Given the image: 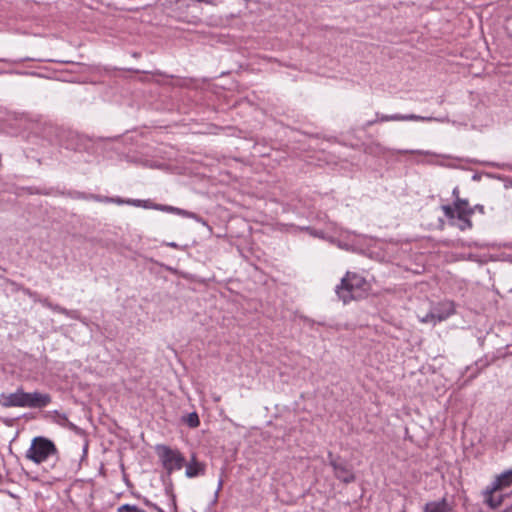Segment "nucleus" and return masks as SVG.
<instances>
[{"label":"nucleus","mask_w":512,"mask_h":512,"mask_svg":"<svg viewBox=\"0 0 512 512\" xmlns=\"http://www.w3.org/2000/svg\"><path fill=\"white\" fill-rule=\"evenodd\" d=\"M452 197L454 198V200H458V199H461L460 197V190L458 187H455L453 190H452Z\"/></svg>","instance_id":"25"},{"label":"nucleus","mask_w":512,"mask_h":512,"mask_svg":"<svg viewBox=\"0 0 512 512\" xmlns=\"http://www.w3.org/2000/svg\"><path fill=\"white\" fill-rule=\"evenodd\" d=\"M155 452L169 477L174 471L181 470L186 463L183 454L178 449H173L168 445H156Z\"/></svg>","instance_id":"3"},{"label":"nucleus","mask_w":512,"mask_h":512,"mask_svg":"<svg viewBox=\"0 0 512 512\" xmlns=\"http://www.w3.org/2000/svg\"><path fill=\"white\" fill-rule=\"evenodd\" d=\"M328 463L333 469V474L339 481L350 484L355 482L356 476L353 472L352 465L340 456H335L332 452H328Z\"/></svg>","instance_id":"4"},{"label":"nucleus","mask_w":512,"mask_h":512,"mask_svg":"<svg viewBox=\"0 0 512 512\" xmlns=\"http://www.w3.org/2000/svg\"><path fill=\"white\" fill-rule=\"evenodd\" d=\"M403 152H404V153H414V151H413V150H410V151H409V150H405V151H403Z\"/></svg>","instance_id":"34"},{"label":"nucleus","mask_w":512,"mask_h":512,"mask_svg":"<svg viewBox=\"0 0 512 512\" xmlns=\"http://www.w3.org/2000/svg\"><path fill=\"white\" fill-rule=\"evenodd\" d=\"M454 313V307L452 303H442L437 307L431 309L429 313H427L421 321L424 323H433L436 324L438 322H442L450 317Z\"/></svg>","instance_id":"8"},{"label":"nucleus","mask_w":512,"mask_h":512,"mask_svg":"<svg viewBox=\"0 0 512 512\" xmlns=\"http://www.w3.org/2000/svg\"><path fill=\"white\" fill-rule=\"evenodd\" d=\"M2 478H3V477H2V475L0 474V484L2 483Z\"/></svg>","instance_id":"36"},{"label":"nucleus","mask_w":512,"mask_h":512,"mask_svg":"<svg viewBox=\"0 0 512 512\" xmlns=\"http://www.w3.org/2000/svg\"><path fill=\"white\" fill-rule=\"evenodd\" d=\"M176 2H179L180 0H175Z\"/></svg>","instance_id":"37"},{"label":"nucleus","mask_w":512,"mask_h":512,"mask_svg":"<svg viewBox=\"0 0 512 512\" xmlns=\"http://www.w3.org/2000/svg\"><path fill=\"white\" fill-rule=\"evenodd\" d=\"M130 205L142 207L145 209H155L163 212L174 213L184 217L194 218L198 221L201 220L199 216L193 212H189L187 210L173 207L170 205L156 204L153 203L151 200L130 199Z\"/></svg>","instance_id":"6"},{"label":"nucleus","mask_w":512,"mask_h":512,"mask_svg":"<svg viewBox=\"0 0 512 512\" xmlns=\"http://www.w3.org/2000/svg\"><path fill=\"white\" fill-rule=\"evenodd\" d=\"M441 209L448 220H451L454 223L456 219V214L461 213V211L466 212V214H474V208H472L467 199H458L454 200L453 205H442Z\"/></svg>","instance_id":"9"},{"label":"nucleus","mask_w":512,"mask_h":512,"mask_svg":"<svg viewBox=\"0 0 512 512\" xmlns=\"http://www.w3.org/2000/svg\"><path fill=\"white\" fill-rule=\"evenodd\" d=\"M422 512H456L454 506L448 502L447 498L443 497L438 500L427 502Z\"/></svg>","instance_id":"13"},{"label":"nucleus","mask_w":512,"mask_h":512,"mask_svg":"<svg viewBox=\"0 0 512 512\" xmlns=\"http://www.w3.org/2000/svg\"><path fill=\"white\" fill-rule=\"evenodd\" d=\"M304 229L307 230V231H310L311 234H313L315 236H318V233L312 232V230L309 227H305Z\"/></svg>","instance_id":"32"},{"label":"nucleus","mask_w":512,"mask_h":512,"mask_svg":"<svg viewBox=\"0 0 512 512\" xmlns=\"http://www.w3.org/2000/svg\"><path fill=\"white\" fill-rule=\"evenodd\" d=\"M184 466L186 467L185 475L188 478L198 477L205 473V464L198 462L195 456L192 457L189 463H185Z\"/></svg>","instance_id":"14"},{"label":"nucleus","mask_w":512,"mask_h":512,"mask_svg":"<svg viewBox=\"0 0 512 512\" xmlns=\"http://www.w3.org/2000/svg\"><path fill=\"white\" fill-rule=\"evenodd\" d=\"M130 512H146L136 506L130 505Z\"/></svg>","instance_id":"29"},{"label":"nucleus","mask_w":512,"mask_h":512,"mask_svg":"<svg viewBox=\"0 0 512 512\" xmlns=\"http://www.w3.org/2000/svg\"><path fill=\"white\" fill-rule=\"evenodd\" d=\"M376 123H379L378 122V118L375 117V119H372V120H369L367 121L363 126H362V129L363 130H366L367 128L371 127L372 125L376 124Z\"/></svg>","instance_id":"23"},{"label":"nucleus","mask_w":512,"mask_h":512,"mask_svg":"<svg viewBox=\"0 0 512 512\" xmlns=\"http://www.w3.org/2000/svg\"><path fill=\"white\" fill-rule=\"evenodd\" d=\"M90 198L93 201H97V202L111 203V197H107V196H101V195H97V194H90Z\"/></svg>","instance_id":"20"},{"label":"nucleus","mask_w":512,"mask_h":512,"mask_svg":"<svg viewBox=\"0 0 512 512\" xmlns=\"http://www.w3.org/2000/svg\"><path fill=\"white\" fill-rule=\"evenodd\" d=\"M473 214H466V212L461 211V213L456 214V219L454 220V223L449 220L450 225L456 226L461 231H465L467 229L472 228V221L470 220V217Z\"/></svg>","instance_id":"15"},{"label":"nucleus","mask_w":512,"mask_h":512,"mask_svg":"<svg viewBox=\"0 0 512 512\" xmlns=\"http://www.w3.org/2000/svg\"><path fill=\"white\" fill-rule=\"evenodd\" d=\"M112 140H113L112 138H107V139L99 138L96 141H93V145H100L101 143L110 142Z\"/></svg>","instance_id":"26"},{"label":"nucleus","mask_w":512,"mask_h":512,"mask_svg":"<svg viewBox=\"0 0 512 512\" xmlns=\"http://www.w3.org/2000/svg\"><path fill=\"white\" fill-rule=\"evenodd\" d=\"M184 422L191 428H196L200 425L199 416L196 412H191L185 416Z\"/></svg>","instance_id":"18"},{"label":"nucleus","mask_w":512,"mask_h":512,"mask_svg":"<svg viewBox=\"0 0 512 512\" xmlns=\"http://www.w3.org/2000/svg\"><path fill=\"white\" fill-rule=\"evenodd\" d=\"M473 208H474V212L478 211V212L484 214V206L483 205L477 204Z\"/></svg>","instance_id":"27"},{"label":"nucleus","mask_w":512,"mask_h":512,"mask_svg":"<svg viewBox=\"0 0 512 512\" xmlns=\"http://www.w3.org/2000/svg\"><path fill=\"white\" fill-rule=\"evenodd\" d=\"M53 421L55 423H57L58 425L62 426V427H66L70 430H73V431H76L78 430V427L73 424L72 422L69 421L68 417L66 416V414L64 413H61L57 410L53 411Z\"/></svg>","instance_id":"17"},{"label":"nucleus","mask_w":512,"mask_h":512,"mask_svg":"<svg viewBox=\"0 0 512 512\" xmlns=\"http://www.w3.org/2000/svg\"><path fill=\"white\" fill-rule=\"evenodd\" d=\"M378 118V122H388V121H432L435 120L433 117H423L416 114H408V115H402V114H392V115H385L380 114L379 112L375 115Z\"/></svg>","instance_id":"12"},{"label":"nucleus","mask_w":512,"mask_h":512,"mask_svg":"<svg viewBox=\"0 0 512 512\" xmlns=\"http://www.w3.org/2000/svg\"><path fill=\"white\" fill-rule=\"evenodd\" d=\"M366 280L357 273L347 272L336 286L335 292L344 304L356 299L360 292L364 290Z\"/></svg>","instance_id":"1"},{"label":"nucleus","mask_w":512,"mask_h":512,"mask_svg":"<svg viewBox=\"0 0 512 512\" xmlns=\"http://www.w3.org/2000/svg\"><path fill=\"white\" fill-rule=\"evenodd\" d=\"M129 72H130V74H132V73H139V72H141V70H139V69H132V68H130V69H129ZM142 72H146V71H145V70H142ZM131 78H132V75H130V79H131Z\"/></svg>","instance_id":"31"},{"label":"nucleus","mask_w":512,"mask_h":512,"mask_svg":"<svg viewBox=\"0 0 512 512\" xmlns=\"http://www.w3.org/2000/svg\"><path fill=\"white\" fill-rule=\"evenodd\" d=\"M133 56H134V57H138V56H139V54H138V53H133Z\"/></svg>","instance_id":"35"},{"label":"nucleus","mask_w":512,"mask_h":512,"mask_svg":"<svg viewBox=\"0 0 512 512\" xmlns=\"http://www.w3.org/2000/svg\"><path fill=\"white\" fill-rule=\"evenodd\" d=\"M24 292L34 302H39L44 307H46V308H48V309H50V310H52L54 312L63 314L65 316L73 318V319H76L78 317L77 311H75V310H68V309H66V308H64V307H62V306H60L58 304H54L48 298L41 297L37 292L31 291L30 289H26Z\"/></svg>","instance_id":"7"},{"label":"nucleus","mask_w":512,"mask_h":512,"mask_svg":"<svg viewBox=\"0 0 512 512\" xmlns=\"http://www.w3.org/2000/svg\"><path fill=\"white\" fill-rule=\"evenodd\" d=\"M24 400L25 408L42 409L51 403L52 398L48 393L24 391Z\"/></svg>","instance_id":"10"},{"label":"nucleus","mask_w":512,"mask_h":512,"mask_svg":"<svg viewBox=\"0 0 512 512\" xmlns=\"http://www.w3.org/2000/svg\"><path fill=\"white\" fill-rule=\"evenodd\" d=\"M68 197H71L73 199H83V200H92L90 198V194L79 192V191H69L66 193Z\"/></svg>","instance_id":"19"},{"label":"nucleus","mask_w":512,"mask_h":512,"mask_svg":"<svg viewBox=\"0 0 512 512\" xmlns=\"http://www.w3.org/2000/svg\"><path fill=\"white\" fill-rule=\"evenodd\" d=\"M166 492H167V494L170 495V498H171V501H172L173 505L176 506V497L172 493V484H170L169 487H166Z\"/></svg>","instance_id":"21"},{"label":"nucleus","mask_w":512,"mask_h":512,"mask_svg":"<svg viewBox=\"0 0 512 512\" xmlns=\"http://www.w3.org/2000/svg\"><path fill=\"white\" fill-rule=\"evenodd\" d=\"M503 490L504 489L494 481L490 482L480 494L483 505L491 510L499 509L508 498V494L503 493Z\"/></svg>","instance_id":"5"},{"label":"nucleus","mask_w":512,"mask_h":512,"mask_svg":"<svg viewBox=\"0 0 512 512\" xmlns=\"http://www.w3.org/2000/svg\"><path fill=\"white\" fill-rule=\"evenodd\" d=\"M121 469H122V474H123V480L128 484V477L126 475L125 467H124L123 463L121 464Z\"/></svg>","instance_id":"28"},{"label":"nucleus","mask_w":512,"mask_h":512,"mask_svg":"<svg viewBox=\"0 0 512 512\" xmlns=\"http://www.w3.org/2000/svg\"><path fill=\"white\" fill-rule=\"evenodd\" d=\"M223 487V479L220 478L219 481H218V486H217V490L215 492V496H214V501L216 502L217 499H218V496H219V492L220 490L222 489Z\"/></svg>","instance_id":"24"},{"label":"nucleus","mask_w":512,"mask_h":512,"mask_svg":"<svg viewBox=\"0 0 512 512\" xmlns=\"http://www.w3.org/2000/svg\"><path fill=\"white\" fill-rule=\"evenodd\" d=\"M501 512H510V508H509V506H507V507H506L503 511H501Z\"/></svg>","instance_id":"33"},{"label":"nucleus","mask_w":512,"mask_h":512,"mask_svg":"<svg viewBox=\"0 0 512 512\" xmlns=\"http://www.w3.org/2000/svg\"><path fill=\"white\" fill-rule=\"evenodd\" d=\"M0 404L5 408L23 407L25 408L24 390L19 387L14 393L0 395Z\"/></svg>","instance_id":"11"},{"label":"nucleus","mask_w":512,"mask_h":512,"mask_svg":"<svg viewBox=\"0 0 512 512\" xmlns=\"http://www.w3.org/2000/svg\"><path fill=\"white\" fill-rule=\"evenodd\" d=\"M118 512H128V504H123L118 508Z\"/></svg>","instance_id":"30"},{"label":"nucleus","mask_w":512,"mask_h":512,"mask_svg":"<svg viewBox=\"0 0 512 512\" xmlns=\"http://www.w3.org/2000/svg\"><path fill=\"white\" fill-rule=\"evenodd\" d=\"M111 203L123 205V204L128 203V201L123 198H120V197H111Z\"/></svg>","instance_id":"22"},{"label":"nucleus","mask_w":512,"mask_h":512,"mask_svg":"<svg viewBox=\"0 0 512 512\" xmlns=\"http://www.w3.org/2000/svg\"><path fill=\"white\" fill-rule=\"evenodd\" d=\"M25 457L35 464H41L51 457H58V449L52 440L44 436H36L32 439Z\"/></svg>","instance_id":"2"},{"label":"nucleus","mask_w":512,"mask_h":512,"mask_svg":"<svg viewBox=\"0 0 512 512\" xmlns=\"http://www.w3.org/2000/svg\"><path fill=\"white\" fill-rule=\"evenodd\" d=\"M497 485L501 486L503 489H507L512 486V467L504 470L500 474L496 475L494 480Z\"/></svg>","instance_id":"16"}]
</instances>
